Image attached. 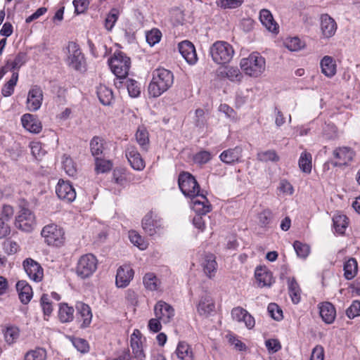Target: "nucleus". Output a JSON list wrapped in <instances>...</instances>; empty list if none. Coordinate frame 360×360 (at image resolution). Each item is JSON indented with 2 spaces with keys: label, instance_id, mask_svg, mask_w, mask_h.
Returning <instances> with one entry per match:
<instances>
[{
  "label": "nucleus",
  "instance_id": "obj_17",
  "mask_svg": "<svg viewBox=\"0 0 360 360\" xmlns=\"http://www.w3.org/2000/svg\"><path fill=\"white\" fill-rule=\"evenodd\" d=\"M333 155L336 160L334 165L342 166L348 165L353 160L355 153L351 148L342 146L335 148Z\"/></svg>",
  "mask_w": 360,
  "mask_h": 360
},
{
  "label": "nucleus",
  "instance_id": "obj_29",
  "mask_svg": "<svg viewBox=\"0 0 360 360\" xmlns=\"http://www.w3.org/2000/svg\"><path fill=\"white\" fill-rule=\"evenodd\" d=\"M259 20L262 25L270 32L277 34L278 25L274 20L271 13L267 9H262L259 12Z\"/></svg>",
  "mask_w": 360,
  "mask_h": 360
},
{
  "label": "nucleus",
  "instance_id": "obj_63",
  "mask_svg": "<svg viewBox=\"0 0 360 360\" xmlns=\"http://www.w3.org/2000/svg\"><path fill=\"white\" fill-rule=\"evenodd\" d=\"M243 0H216L217 4L224 8H235L240 6Z\"/></svg>",
  "mask_w": 360,
  "mask_h": 360
},
{
  "label": "nucleus",
  "instance_id": "obj_34",
  "mask_svg": "<svg viewBox=\"0 0 360 360\" xmlns=\"http://www.w3.org/2000/svg\"><path fill=\"white\" fill-rule=\"evenodd\" d=\"M255 275L261 287L270 286L274 282L272 274L264 268L257 267Z\"/></svg>",
  "mask_w": 360,
  "mask_h": 360
},
{
  "label": "nucleus",
  "instance_id": "obj_27",
  "mask_svg": "<svg viewBox=\"0 0 360 360\" xmlns=\"http://www.w3.org/2000/svg\"><path fill=\"white\" fill-rule=\"evenodd\" d=\"M201 266L203 272L208 278H213L217 269L215 256L212 254L205 255L201 261Z\"/></svg>",
  "mask_w": 360,
  "mask_h": 360
},
{
  "label": "nucleus",
  "instance_id": "obj_53",
  "mask_svg": "<svg viewBox=\"0 0 360 360\" xmlns=\"http://www.w3.org/2000/svg\"><path fill=\"white\" fill-rule=\"evenodd\" d=\"M162 33L158 29H153L147 32L146 34V41L150 46L158 44L160 41Z\"/></svg>",
  "mask_w": 360,
  "mask_h": 360
},
{
  "label": "nucleus",
  "instance_id": "obj_62",
  "mask_svg": "<svg viewBox=\"0 0 360 360\" xmlns=\"http://www.w3.org/2000/svg\"><path fill=\"white\" fill-rule=\"evenodd\" d=\"M346 314L349 319H354L360 316V301H353L352 304L346 310Z\"/></svg>",
  "mask_w": 360,
  "mask_h": 360
},
{
  "label": "nucleus",
  "instance_id": "obj_16",
  "mask_svg": "<svg viewBox=\"0 0 360 360\" xmlns=\"http://www.w3.org/2000/svg\"><path fill=\"white\" fill-rule=\"evenodd\" d=\"M24 269L28 277L34 282H40L44 276V271L39 263L32 259H26L23 262Z\"/></svg>",
  "mask_w": 360,
  "mask_h": 360
},
{
  "label": "nucleus",
  "instance_id": "obj_52",
  "mask_svg": "<svg viewBox=\"0 0 360 360\" xmlns=\"http://www.w3.org/2000/svg\"><path fill=\"white\" fill-rule=\"evenodd\" d=\"M293 248L297 257L302 259L307 258L310 252V248L308 245L297 240L294 242Z\"/></svg>",
  "mask_w": 360,
  "mask_h": 360
},
{
  "label": "nucleus",
  "instance_id": "obj_23",
  "mask_svg": "<svg viewBox=\"0 0 360 360\" xmlns=\"http://www.w3.org/2000/svg\"><path fill=\"white\" fill-rule=\"evenodd\" d=\"M179 51L186 61L193 65L198 60L194 45L189 41H183L179 44Z\"/></svg>",
  "mask_w": 360,
  "mask_h": 360
},
{
  "label": "nucleus",
  "instance_id": "obj_35",
  "mask_svg": "<svg viewBox=\"0 0 360 360\" xmlns=\"http://www.w3.org/2000/svg\"><path fill=\"white\" fill-rule=\"evenodd\" d=\"M145 288L150 291L162 290V283L154 273H147L143 278Z\"/></svg>",
  "mask_w": 360,
  "mask_h": 360
},
{
  "label": "nucleus",
  "instance_id": "obj_1",
  "mask_svg": "<svg viewBox=\"0 0 360 360\" xmlns=\"http://www.w3.org/2000/svg\"><path fill=\"white\" fill-rule=\"evenodd\" d=\"M174 83L173 73L162 68L154 70L148 87L150 96L157 98L167 91Z\"/></svg>",
  "mask_w": 360,
  "mask_h": 360
},
{
  "label": "nucleus",
  "instance_id": "obj_2",
  "mask_svg": "<svg viewBox=\"0 0 360 360\" xmlns=\"http://www.w3.org/2000/svg\"><path fill=\"white\" fill-rule=\"evenodd\" d=\"M240 67L245 75L252 77H258L265 70L266 61L260 53L253 52L248 57L240 60Z\"/></svg>",
  "mask_w": 360,
  "mask_h": 360
},
{
  "label": "nucleus",
  "instance_id": "obj_40",
  "mask_svg": "<svg viewBox=\"0 0 360 360\" xmlns=\"http://www.w3.org/2000/svg\"><path fill=\"white\" fill-rule=\"evenodd\" d=\"M344 276L347 280L352 279L357 274V262L354 258H349L343 265Z\"/></svg>",
  "mask_w": 360,
  "mask_h": 360
},
{
  "label": "nucleus",
  "instance_id": "obj_44",
  "mask_svg": "<svg viewBox=\"0 0 360 360\" xmlns=\"http://www.w3.org/2000/svg\"><path fill=\"white\" fill-rule=\"evenodd\" d=\"M5 341L8 345H13L17 341L20 336V330L18 327L10 326L4 330Z\"/></svg>",
  "mask_w": 360,
  "mask_h": 360
},
{
  "label": "nucleus",
  "instance_id": "obj_13",
  "mask_svg": "<svg viewBox=\"0 0 360 360\" xmlns=\"http://www.w3.org/2000/svg\"><path fill=\"white\" fill-rule=\"evenodd\" d=\"M43 98L41 88L37 85L32 86L28 91L26 101L27 110L32 112L38 110L41 106Z\"/></svg>",
  "mask_w": 360,
  "mask_h": 360
},
{
  "label": "nucleus",
  "instance_id": "obj_18",
  "mask_svg": "<svg viewBox=\"0 0 360 360\" xmlns=\"http://www.w3.org/2000/svg\"><path fill=\"white\" fill-rule=\"evenodd\" d=\"M56 193L58 197L68 202H72L76 198V192L72 186L64 180H60L56 187Z\"/></svg>",
  "mask_w": 360,
  "mask_h": 360
},
{
  "label": "nucleus",
  "instance_id": "obj_22",
  "mask_svg": "<svg viewBox=\"0 0 360 360\" xmlns=\"http://www.w3.org/2000/svg\"><path fill=\"white\" fill-rule=\"evenodd\" d=\"M217 75L221 78H226L232 82H240L243 75L240 69L236 66H226L217 70Z\"/></svg>",
  "mask_w": 360,
  "mask_h": 360
},
{
  "label": "nucleus",
  "instance_id": "obj_42",
  "mask_svg": "<svg viewBox=\"0 0 360 360\" xmlns=\"http://www.w3.org/2000/svg\"><path fill=\"white\" fill-rule=\"evenodd\" d=\"M333 221L335 231L340 234L344 233L348 225L347 217L344 214H336Z\"/></svg>",
  "mask_w": 360,
  "mask_h": 360
},
{
  "label": "nucleus",
  "instance_id": "obj_64",
  "mask_svg": "<svg viewBox=\"0 0 360 360\" xmlns=\"http://www.w3.org/2000/svg\"><path fill=\"white\" fill-rule=\"evenodd\" d=\"M30 146L31 149V153L35 158H39L45 154V150L43 149L41 143L40 142H31Z\"/></svg>",
  "mask_w": 360,
  "mask_h": 360
},
{
  "label": "nucleus",
  "instance_id": "obj_38",
  "mask_svg": "<svg viewBox=\"0 0 360 360\" xmlns=\"http://www.w3.org/2000/svg\"><path fill=\"white\" fill-rule=\"evenodd\" d=\"M289 295L294 304H298L301 300V290L294 278H288Z\"/></svg>",
  "mask_w": 360,
  "mask_h": 360
},
{
  "label": "nucleus",
  "instance_id": "obj_3",
  "mask_svg": "<svg viewBox=\"0 0 360 360\" xmlns=\"http://www.w3.org/2000/svg\"><path fill=\"white\" fill-rule=\"evenodd\" d=\"M234 53L233 46L224 41H215L210 48L212 59L218 65H226L230 63Z\"/></svg>",
  "mask_w": 360,
  "mask_h": 360
},
{
  "label": "nucleus",
  "instance_id": "obj_49",
  "mask_svg": "<svg viewBox=\"0 0 360 360\" xmlns=\"http://www.w3.org/2000/svg\"><path fill=\"white\" fill-rule=\"evenodd\" d=\"M284 44L290 51H298L304 47V43L296 37L287 38Z\"/></svg>",
  "mask_w": 360,
  "mask_h": 360
},
{
  "label": "nucleus",
  "instance_id": "obj_20",
  "mask_svg": "<svg viewBox=\"0 0 360 360\" xmlns=\"http://www.w3.org/2000/svg\"><path fill=\"white\" fill-rule=\"evenodd\" d=\"M232 319L237 322H243L248 329L255 327V321L254 317L245 309L238 307L231 311Z\"/></svg>",
  "mask_w": 360,
  "mask_h": 360
},
{
  "label": "nucleus",
  "instance_id": "obj_43",
  "mask_svg": "<svg viewBox=\"0 0 360 360\" xmlns=\"http://www.w3.org/2000/svg\"><path fill=\"white\" fill-rule=\"evenodd\" d=\"M47 354L46 349L37 347L30 349L25 354L23 360H46Z\"/></svg>",
  "mask_w": 360,
  "mask_h": 360
},
{
  "label": "nucleus",
  "instance_id": "obj_19",
  "mask_svg": "<svg viewBox=\"0 0 360 360\" xmlns=\"http://www.w3.org/2000/svg\"><path fill=\"white\" fill-rule=\"evenodd\" d=\"M125 155L134 169L141 171L145 168V162L134 146H128L125 150Z\"/></svg>",
  "mask_w": 360,
  "mask_h": 360
},
{
  "label": "nucleus",
  "instance_id": "obj_48",
  "mask_svg": "<svg viewBox=\"0 0 360 360\" xmlns=\"http://www.w3.org/2000/svg\"><path fill=\"white\" fill-rule=\"evenodd\" d=\"M63 168L65 173L70 176H74L77 173V168L73 160L66 155L62 158Z\"/></svg>",
  "mask_w": 360,
  "mask_h": 360
},
{
  "label": "nucleus",
  "instance_id": "obj_7",
  "mask_svg": "<svg viewBox=\"0 0 360 360\" xmlns=\"http://www.w3.org/2000/svg\"><path fill=\"white\" fill-rule=\"evenodd\" d=\"M41 235L48 245L58 247L65 241V231L56 224L52 223L44 226Z\"/></svg>",
  "mask_w": 360,
  "mask_h": 360
},
{
  "label": "nucleus",
  "instance_id": "obj_45",
  "mask_svg": "<svg viewBox=\"0 0 360 360\" xmlns=\"http://www.w3.org/2000/svg\"><path fill=\"white\" fill-rule=\"evenodd\" d=\"M129 238L131 243L139 248L141 250H146L148 246V243L136 231H130L129 232Z\"/></svg>",
  "mask_w": 360,
  "mask_h": 360
},
{
  "label": "nucleus",
  "instance_id": "obj_14",
  "mask_svg": "<svg viewBox=\"0 0 360 360\" xmlns=\"http://www.w3.org/2000/svg\"><path fill=\"white\" fill-rule=\"evenodd\" d=\"M155 316L159 319L162 323H169L174 316V309L168 303L158 301L154 307Z\"/></svg>",
  "mask_w": 360,
  "mask_h": 360
},
{
  "label": "nucleus",
  "instance_id": "obj_30",
  "mask_svg": "<svg viewBox=\"0 0 360 360\" xmlns=\"http://www.w3.org/2000/svg\"><path fill=\"white\" fill-rule=\"evenodd\" d=\"M321 72L327 77H333L337 72L335 60L330 56H325L320 61Z\"/></svg>",
  "mask_w": 360,
  "mask_h": 360
},
{
  "label": "nucleus",
  "instance_id": "obj_32",
  "mask_svg": "<svg viewBox=\"0 0 360 360\" xmlns=\"http://www.w3.org/2000/svg\"><path fill=\"white\" fill-rule=\"evenodd\" d=\"M174 360H194L191 346L185 342H180L176 349Z\"/></svg>",
  "mask_w": 360,
  "mask_h": 360
},
{
  "label": "nucleus",
  "instance_id": "obj_47",
  "mask_svg": "<svg viewBox=\"0 0 360 360\" xmlns=\"http://www.w3.org/2000/svg\"><path fill=\"white\" fill-rule=\"evenodd\" d=\"M299 167L305 173H310L311 170V155L304 151L301 153L299 160Z\"/></svg>",
  "mask_w": 360,
  "mask_h": 360
},
{
  "label": "nucleus",
  "instance_id": "obj_56",
  "mask_svg": "<svg viewBox=\"0 0 360 360\" xmlns=\"http://www.w3.org/2000/svg\"><path fill=\"white\" fill-rule=\"evenodd\" d=\"M212 154L207 150H200L193 155V161L198 165H203L212 159Z\"/></svg>",
  "mask_w": 360,
  "mask_h": 360
},
{
  "label": "nucleus",
  "instance_id": "obj_41",
  "mask_svg": "<svg viewBox=\"0 0 360 360\" xmlns=\"http://www.w3.org/2000/svg\"><path fill=\"white\" fill-rule=\"evenodd\" d=\"M135 138L142 150L147 151L149 147V136L148 131L144 127H139Z\"/></svg>",
  "mask_w": 360,
  "mask_h": 360
},
{
  "label": "nucleus",
  "instance_id": "obj_58",
  "mask_svg": "<svg viewBox=\"0 0 360 360\" xmlns=\"http://www.w3.org/2000/svg\"><path fill=\"white\" fill-rule=\"evenodd\" d=\"M257 158L260 161L267 162H277L279 160V157L276 154L275 150H266L258 153Z\"/></svg>",
  "mask_w": 360,
  "mask_h": 360
},
{
  "label": "nucleus",
  "instance_id": "obj_50",
  "mask_svg": "<svg viewBox=\"0 0 360 360\" xmlns=\"http://www.w3.org/2000/svg\"><path fill=\"white\" fill-rule=\"evenodd\" d=\"M129 95L132 98L138 97L141 94L140 84L133 79H127L125 82Z\"/></svg>",
  "mask_w": 360,
  "mask_h": 360
},
{
  "label": "nucleus",
  "instance_id": "obj_39",
  "mask_svg": "<svg viewBox=\"0 0 360 360\" xmlns=\"http://www.w3.org/2000/svg\"><path fill=\"white\" fill-rule=\"evenodd\" d=\"M75 310L66 303H61L59 306L58 318L62 323L70 322L74 319Z\"/></svg>",
  "mask_w": 360,
  "mask_h": 360
},
{
  "label": "nucleus",
  "instance_id": "obj_33",
  "mask_svg": "<svg viewBox=\"0 0 360 360\" xmlns=\"http://www.w3.org/2000/svg\"><path fill=\"white\" fill-rule=\"evenodd\" d=\"M16 290L20 302L26 304L31 300L33 292L31 286L25 281H19L16 283Z\"/></svg>",
  "mask_w": 360,
  "mask_h": 360
},
{
  "label": "nucleus",
  "instance_id": "obj_55",
  "mask_svg": "<svg viewBox=\"0 0 360 360\" xmlns=\"http://www.w3.org/2000/svg\"><path fill=\"white\" fill-rule=\"evenodd\" d=\"M279 194L292 195L294 193L292 185L286 179H281L278 186Z\"/></svg>",
  "mask_w": 360,
  "mask_h": 360
},
{
  "label": "nucleus",
  "instance_id": "obj_46",
  "mask_svg": "<svg viewBox=\"0 0 360 360\" xmlns=\"http://www.w3.org/2000/svg\"><path fill=\"white\" fill-rule=\"evenodd\" d=\"M18 80V72H14L12 74L11 78L7 82L6 84H4L1 89V93L4 96L8 97L13 94L14 91V88L17 84Z\"/></svg>",
  "mask_w": 360,
  "mask_h": 360
},
{
  "label": "nucleus",
  "instance_id": "obj_9",
  "mask_svg": "<svg viewBox=\"0 0 360 360\" xmlns=\"http://www.w3.org/2000/svg\"><path fill=\"white\" fill-rule=\"evenodd\" d=\"M142 228L147 235L153 236L162 233L165 226L162 218L151 211L143 218Z\"/></svg>",
  "mask_w": 360,
  "mask_h": 360
},
{
  "label": "nucleus",
  "instance_id": "obj_37",
  "mask_svg": "<svg viewBox=\"0 0 360 360\" xmlns=\"http://www.w3.org/2000/svg\"><path fill=\"white\" fill-rule=\"evenodd\" d=\"M97 96L100 102L104 105H109L113 100V93L111 89L105 85H100L97 88Z\"/></svg>",
  "mask_w": 360,
  "mask_h": 360
},
{
  "label": "nucleus",
  "instance_id": "obj_12",
  "mask_svg": "<svg viewBox=\"0 0 360 360\" xmlns=\"http://www.w3.org/2000/svg\"><path fill=\"white\" fill-rule=\"evenodd\" d=\"M75 309L77 323L81 328H88L93 317L91 307L82 302H77L75 304Z\"/></svg>",
  "mask_w": 360,
  "mask_h": 360
},
{
  "label": "nucleus",
  "instance_id": "obj_36",
  "mask_svg": "<svg viewBox=\"0 0 360 360\" xmlns=\"http://www.w3.org/2000/svg\"><path fill=\"white\" fill-rule=\"evenodd\" d=\"M27 60V53L25 52H19L15 56L13 59L11 58L7 60L6 66L9 68L11 71L18 70L26 63Z\"/></svg>",
  "mask_w": 360,
  "mask_h": 360
},
{
  "label": "nucleus",
  "instance_id": "obj_21",
  "mask_svg": "<svg viewBox=\"0 0 360 360\" xmlns=\"http://www.w3.org/2000/svg\"><path fill=\"white\" fill-rule=\"evenodd\" d=\"M320 28L322 37L328 39L335 34L337 23L329 15L322 14L320 18Z\"/></svg>",
  "mask_w": 360,
  "mask_h": 360
},
{
  "label": "nucleus",
  "instance_id": "obj_57",
  "mask_svg": "<svg viewBox=\"0 0 360 360\" xmlns=\"http://www.w3.org/2000/svg\"><path fill=\"white\" fill-rule=\"evenodd\" d=\"M267 311L271 317L274 320L281 321L283 319V311L277 304L270 303L268 305Z\"/></svg>",
  "mask_w": 360,
  "mask_h": 360
},
{
  "label": "nucleus",
  "instance_id": "obj_25",
  "mask_svg": "<svg viewBox=\"0 0 360 360\" xmlns=\"http://www.w3.org/2000/svg\"><path fill=\"white\" fill-rule=\"evenodd\" d=\"M21 122L26 130L33 134H39L42 129L41 121L34 115L29 113L23 115Z\"/></svg>",
  "mask_w": 360,
  "mask_h": 360
},
{
  "label": "nucleus",
  "instance_id": "obj_6",
  "mask_svg": "<svg viewBox=\"0 0 360 360\" xmlns=\"http://www.w3.org/2000/svg\"><path fill=\"white\" fill-rule=\"evenodd\" d=\"M195 215L193 218V224L198 230L202 231L205 228L203 216L211 210V205L205 195L200 196V200H194L191 206Z\"/></svg>",
  "mask_w": 360,
  "mask_h": 360
},
{
  "label": "nucleus",
  "instance_id": "obj_4",
  "mask_svg": "<svg viewBox=\"0 0 360 360\" xmlns=\"http://www.w3.org/2000/svg\"><path fill=\"white\" fill-rule=\"evenodd\" d=\"M179 186L182 193L188 198L194 200H200V186L193 175L188 172H182L179 176Z\"/></svg>",
  "mask_w": 360,
  "mask_h": 360
},
{
  "label": "nucleus",
  "instance_id": "obj_24",
  "mask_svg": "<svg viewBox=\"0 0 360 360\" xmlns=\"http://www.w3.org/2000/svg\"><path fill=\"white\" fill-rule=\"evenodd\" d=\"M142 335L139 330H134L130 338V346L132 349V353L136 359L138 360H143L145 354L143 350Z\"/></svg>",
  "mask_w": 360,
  "mask_h": 360
},
{
  "label": "nucleus",
  "instance_id": "obj_54",
  "mask_svg": "<svg viewBox=\"0 0 360 360\" xmlns=\"http://www.w3.org/2000/svg\"><path fill=\"white\" fill-rule=\"evenodd\" d=\"M112 167L110 160L96 158V171L97 173H105L109 172Z\"/></svg>",
  "mask_w": 360,
  "mask_h": 360
},
{
  "label": "nucleus",
  "instance_id": "obj_5",
  "mask_svg": "<svg viewBox=\"0 0 360 360\" xmlns=\"http://www.w3.org/2000/svg\"><path fill=\"white\" fill-rule=\"evenodd\" d=\"M108 64L111 71L117 78L125 79L131 67V60L124 53L117 51L109 59Z\"/></svg>",
  "mask_w": 360,
  "mask_h": 360
},
{
  "label": "nucleus",
  "instance_id": "obj_59",
  "mask_svg": "<svg viewBox=\"0 0 360 360\" xmlns=\"http://www.w3.org/2000/svg\"><path fill=\"white\" fill-rule=\"evenodd\" d=\"M119 12L117 9H112L105 20V27L108 30H111L118 19Z\"/></svg>",
  "mask_w": 360,
  "mask_h": 360
},
{
  "label": "nucleus",
  "instance_id": "obj_11",
  "mask_svg": "<svg viewBox=\"0 0 360 360\" xmlns=\"http://www.w3.org/2000/svg\"><path fill=\"white\" fill-rule=\"evenodd\" d=\"M15 226L23 231H31L36 226L34 213L26 207H22L15 217Z\"/></svg>",
  "mask_w": 360,
  "mask_h": 360
},
{
  "label": "nucleus",
  "instance_id": "obj_8",
  "mask_svg": "<svg viewBox=\"0 0 360 360\" xmlns=\"http://www.w3.org/2000/svg\"><path fill=\"white\" fill-rule=\"evenodd\" d=\"M98 267V259L93 254L82 255L77 263L76 274L81 278L85 279L91 276Z\"/></svg>",
  "mask_w": 360,
  "mask_h": 360
},
{
  "label": "nucleus",
  "instance_id": "obj_61",
  "mask_svg": "<svg viewBox=\"0 0 360 360\" xmlns=\"http://www.w3.org/2000/svg\"><path fill=\"white\" fill-rule=\"evenodd\" d=\"M113 180L114 181L122 186H125L127 184V179L122 169H115L113 171Z\"/></svg>",
  "mask_w": 360,
  "mask_h": 360
},
{
  "label": "nucleus",
  "instance_id": "obj_26",
  "mask_svg": "<svg viewBox=\"0 0 360 360\" xmlns=\"http://www.w3.org/2000/svg\"><path fill=\"white\" fill-rule=\"evenodd\" d=\"M215 304L212 296L205 292L200 297L197 309L198 312L202 316H208L214 311Z\"/></svg>",
  "mask_w": 360,
  "mask_h": 360
},
{
  "label": "nucleus",
  "instance_id": "obj_51",
  "mask_svg": "<svg viewBox=\"0 0 360 360\" xmlns=\"http://www.w3.org/2000/svg\"><path fill=\"white\" fill-rule=\"evenodd\" d=\"M90 148L94 156L101 155L103 151V140L98 136L94 137L90 142Z\"/></svg>",
  "mask_w": 360,
  "mask_h": 360
},
{
  "label": "nucleus",
  "instance_id": "obj_60",
  "mask_svg": "<svg viewBox=\"0 0 360 360\" xmlns=\"http://www.w3.org/2000/svg\"><path fill=\"white\" fill-rule=\"evenodd\" d=\"M41 306L45 316H50L53 311V307L50 296L47 294H43L41 297Z\"/></svg>",
  "mask_w": 360,
  "mask_h": 360
},
{
  "label": "nucleus",
  "instance_id": "obj_10",
  "mask_svg": "<svg viewBox=\"0 0 360 360\" xmlns=\"http://www.w3.org/2000/svg\"><path fill=\"white\" fill-rule=\"evenodd\" d=\"M68 57L66 63L76 70H82L85 68V58L77 44L73 41L68 43L67 46Z\"/></svg>",
  "mask_w": 360,
  "mask_h": 360
},
{
  "label": "nucleus",
  "instance_id": "obj_15",
  "mask_svg": "<svg viewBox=\"0 0 360 360\" xmlns=\"http://www.w3.org/2000/svg\"><path fill=\"white\" fill-rule=\"evenodd\" d=\"M134 271L129 264L120 266L117 270L115 278V285L117 288H126L133 279Z\"/></svg>",
  "mask_w": 360,
  "mask_h": 360
},
{
  "label": "nucleus",
  "instance_id": "obj_28",
  "mask_svg": "<svg viewBox=\"0 0 360 360\" xmlns=\"http://www.w3.org/2000/svg\"><path fill=\"white\" fill-rule=\"evenodd\" d=\"M242 148L236 146L224 150L219 155L221 161L226 164L231 165L238 162L242 157Z\"/></svg>",
  "mask_w": 360,
  "mask_h": 360
},
{
  "label": "nucleus",
  "instance_id": "obj_31",
  "mask_svg": "<svg viewBox=\"0 0 360 360\" xmlns=\"http://www.w3.org/2000/svg\"><path fill=\"white\" fill-rule=\"evenodd\" d=\"M319 314L322 320L327 324L333 323L336 317V310L334 306L328 302L319 304Z\"/></svg>",
  "mask_w": 360,
  "mask_h": 360
}]
</instances>
